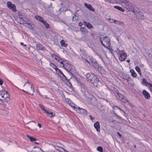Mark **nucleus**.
<instances>
[{
    "instance_id": "f257e3e1",
    "label": "nucleus",
    "mask_w": 152,
    "mask_h": 152,
    "mask_svg": "<svg viewBox=\"0 0 152 152\" xmlns=\"http://www.w3.org/2000/svg\"><path fill=\"white\" fill-rule=\"evenodd\" d=\"M66 68L67 69V72L70 75V79L73 77L78 83L80 84L81 82L80 77L77 72L74 66L70 67L69 65L66 66Z\"/></svg>"
},
{
    "instance_id": "f03ea898",
    "label": "nucleus",
    "mask_w": 152,
    "mask_h": 152,
    "mask_svg": "<svg viewBox=\"0 0 152 152\" xmlns=\"http://www.w3.org/2000/svg\"><path fill=\"white\" fill-rule=\"evenodd\" d=\"M82 58L83 61H85L86 62L88 63L94 68L97 67L99 64L96 60L92 56H88L86 57H86L83 58V56H82Z\"/></svg>"
},
{
    "instance_id": "7ed1b4c3",
    "label": "nucleus",
    "mask_w": 152,
    "mask_h": 152,
    "mask_svg": "<svg viewBox=\"0 0 152 152\" xmlns=\"http://www.w3.org/2000/svg\"><path fill=\"white\" fill-rule=\"evenodd\" d=\"M102 46L107 49H109L111 46L110 40L107 36H105L102 39L101 37H99Z\"/></svg>"
},
{
    "instance_id": "20e7f679",
    "label": "nucleus",
    "mask_w": 152,
    "mask_h": 152,
    "mask_svg": "<svg viewBox=\"0 0 152 152\" xmlns=\"http://www.w3.org/2000/svg\"><path fill=\"white\" fill-rule=\"evenodd\" d=\"M90 83L93 84L94 86L97 87H99L102 85V83L99 78L96 75L94 76L91 80L90 81Z\"/></svg>"
},
{
    "instance_id": "39448f33",
    "label": "nucleus",
    "mask_w": 152,
    "mask_h": 152,
    "mask_svg": "<svg viewBox=\"0 0 152 152\" xmlns=\"http://www.w3.org/2000/svg\"><path fill=\"white\" fill-rule=\"evenodd\" d=\"M125 6L128 11H131L133 12H134L135 10L137 8L136 7L134 4L129 1L126 2Z\"/></svg>"
},
{
    "instance_id": "423d86ee",
    "label": "nucleus",
    "mask_w": 152,
    "mask_h": 152,
    "mask_svg": "<svg viewBox=\"0 0 152 152\" xmlns=\"http://www.w3.org/2000/svg\"><path fill=\"white\" fill-rule=\"evenodd\" d=\"M116 96H117L116 97L118 100L125 103H128L129 104H131L129 102L127 98L124 94H121L120 92L117 94Z\"/></svg>"
},
{
    "instance_id": "0eeeda50",
    "label": "nucleus",
    "mask_w": 152,
    "mask_h": 152,
    "mask_svg": "<svg viewBox=\"0 0 152 152\" xmlns=\"http://www.w3.org/2000/svg\"><path fill=\"white\" fill-rule=\"evenodd\" d=\"M73 108L79 113L82 114L84 115H87V112L84 109L80 108V107L77 106L76 107L74 106Z\"/></svg>"
},
{
    "instance_id": "6e6552de",
    "label": "nucleus",
    "mask_w": 152,
    "mask_h": 152,
    "mask_svg": "<svg viewBox=\"0 0 152 152\" xmlns=\"http://www.w3.org/2000/svg\"><path fill=\"white\" fill-rule=\"evenodd\" d=\"M136 9H137V10L136 9L134 12H133L135 14L137 19H144V17L143 15V13L139 11L137 8Z\"/></svg>"
},
{
    "instance_id": "1a4fd4ad",
    "label": "nucleus",
    "mask_w": 152,
    "mask_h": 152,
    "mask_svg": "<svg viewBox=\"0 0 152 152\" xmlns=\"http://www.w3.org/2000/svg\"><path fill=\"white\" fill-rule=\"evenodd\" d=\"M117 51H118L119 54H120V56L119 57V60L121 61H124L126 59V57L127 56V54L125 53H121V52H124V50H121V51L120 50L119 48L117 49Z\"/></svg>"
},
{
    "instance_id": "9d476101",
    "label": "nucleus",
    "mask_w": 152,
    "mask_h": 152,
    "mask_svg": "<svg viewBox=\"0 0 152 152\" xmlns=\"http://www.w3.org/2000/svg\"><path fill=\"white\" fill-rule=\"evenodd\" d=\"M95 74L93 72H90L86 73L85 75L87 82L90 83Z\"/></svg>"
},
{
    "instance_id": "9b49d317",
    "label": "nucleus",
    "mask_w": 152,
    "mask_h": 152,
    "mask_svg": "<svg viewBox=\"0 0 152 152\" xmlns=\"http://www.w3.org/2000/svg\"><path fill=\"white\" fill-rule=\"evenodd\" d=\"M107 88L109 90L112 91V92L114 94L116 97H117L116 95L119 92L118 90L115 88L113 85L112 84L111 86H109Z\"/></svg>"
},
{
    "instance_id": "f8f14e48",
    "label": "nucleus",
    "mask_w": 152,
    "mask_h": 152,
    "mask_svg": "<svg viewBox=\"0 0 152 152\" xmlns=\"http://www.w3.org/2000/svg\"><path fill=\"white\" fill-rule=\"evenodd\" d=\"M119 75L120 77L124 80H126V82H128L131 79L129 75L126 74H125L123 72H121Z\"/></svg>"
},
{
    "instance_id": "ddd939ff",
    "label": "nucleus",
    "mask_w": 152,
    "mask_h": 152,
    "mask_svg": "<svg viewBox=\"0 0 152 152\" xmlns=\"http://www.w3.org/2000/svg\"><path fill=\"white\" fill-rule=\"evenodd\" d=\"M7 7L10 10H12L14 12H17L16 6L15 4H12L10 1H8L7 4Z\"/></svg>"
},
{
    "instance_id": "4468645a",
    "label": "nucleus",
    "mask_w": 152,
    "mask_h": 152,
    "mask_svg": "<svg viewBox=\"0 0 152 152\" xmlns=\"http://www.w3.org/2000/svg\"><path fill=\"white\" fill-rule=\"evenodd\" d=\"M84 96H85L87 99H91L93 96L90 92H89L86 90H85L83 92Z\"/></svg>"
},
{
    "instance_id": "2eb2a0df",
    "label": "nucleus",
    "mask_w": 152,
    "mask_h": 152,
    "mask_svg": "<svg viewBox=\"0 0 152 152\" xmlns=\"http://www.w3.org/2000/svg\"><path fill=\"white\" fill-rule=\"evenodd\" d=\"M97 67L95 68L94 69H96L101 74H104L105 73L106 71L103 69V67L100 66L99 64L97 65Z\"/></svg>"
},
{
    "instance_id": "dca6fc26",
    "label": "nucleus",
    "mask_w": 152,
    "mask_h": 152,
    "mask_svg": "<svg viewBox=\"0 0 152 152\" xmlns=\"http://www.w3.org/2000/svg\"><path fill=\"white\" fill-rule=\"evenodd\" d=\"M10 98L7 97L6 98H4L3 99H1L0 101H1V103H0V105H2L4 107L7 106V104L10 100Z\"/></svg>"
},
{
    "instance_id": "f3484780",
    "label": "nucleus",
    "mask_w": 152,
    "mask_h": 152,
    "mask_svg": "<svg viewBox=\"0 0 152 152\" xmlns=\"http://www.w3.org/2000/svg\"><path fill=\"white\" fill-rule=\"evenodd\" d=\"M58 62H60L61 64H63L62 67L63 68H64L65 70H66L67 71V69H66V66H67L68 65H69L70 66V67H74V66H73L72 65L66 62L65 63V64H64L63 62H65V61L64 60H62V61H60V60H58Z\"/></svg>"
},
{
    "instance_id": "a211bd4d",
    "label": "nucleus",
    "mask_w": 152,
    "mask_h": 152,
    "mask_svg": "<svg viewBox=\"0 0 152 152\" xmlns=\"http://www.w3.org/2000/svg\"><path fill=\"white\" fill-rule=\"evenodd\" d=\"M142 94L146 99H149L151 97L149 93L145 90L142 91Z\"/></svg>"
},
{
    "instance_id": "6ab92c4d",
    "label": "nucleus",
    "mask_w": 152,
    "mask_h": 152,
    "mask_svg": "<svg viewBox=\"0 0 152 152\" xmlns=\"http://www.w3.org/2000/svg\"><path fill=\"white\" fill-rule=\"evenodd\" d=\"M94 126L97 132H100V125L99 122L96 121L94 124Z\"/></svg>"
},
{
    "instance_id": "aec40b11",
    "label": "nucleus",
    "mask_w": 152,
    "mask_h": 152,
    "mask_svg": "<svg viewBox=\"0 0 152 152\" xmlns=\"http://www.w3.org/2000/svg\"><path fill=\"white\" fill-rule=\"evenodd\" d=\"M42 150L39 147L37 146L34 148L31 152H42Z\"/></svg>"
},
{
    "instance_id": "412c9836",
    "label": "nucleus",
    "mask_w": 152,
    "mask_h": 152,
    "mask_svg": "<svg viewBox=\"0 0 152 152\" xmlns=\"http://www.w3.org/2000/svg\"><path fill=\"white\" fill-rule=\"evenodd\" d=\"M81 56H83V58L86 57V50H85L83 48H81L80 50Z\"/></svg>"
},
{
    "instance_id": "4be33fe9",
    "label": "nucleus",
    "mask_w": 152,
    "mask_h": 152,
    "mask_svg": "<svg viewBox=\"0 0 152 152\" xmlns=\"http://www.w3.org/2000/svg\"><path fill=\"white\" fill-rule=\"evenodd\" d=\"M84 6L88 8L89 10L93 12H94L95 11V9L92 7V5L90 4L86 3L84 4Z\"/></svg>"
},
{
    "instance_id": "5701e85b",
    "label": "nucleus",
    "mask_w": 152,
    "mask_h": 152,
    "mask_svg": "<svg viewBox=\"0 0 152 152\" xmlns=\"http://www.w3.org/2000/svg\"><path fill=\"white\" fill-rule=\"evenodd\" d=\"M45 113L51 117H53L55 115L54 113L52 112L49 110H47Z\"/></svg>"
},
{
    "instance_id": "b1692460",
    "label": "nucleus",
    "mask_w": 152,
    "mask_h": 152,
    "mask_svg": "<svg viewBox=\"0 0 152 152\" xmlns=\"http://www.w3.org/2000/svg\"><path fill=\"white\" fill-rule=\"evenodd\" d=\"M114 23L116 24L122 26H125V24H124V22L115 20Z\"/></svg>"
},
{
    "instance_id": "393cba45",
    "label": "nucleus",
    "mask_w": 152,
    "mask_h": 152,
    "mask_svg": "<svg viewBox=\"0 0 152 152\" xmlns=\"http://www.w3.org/2000/svg\"><path fill=\"white\" fill-rule=\"evenodd\" d=\"M20 44L24 47V48L27 51H29L30 50V45L24 44V43L22 42H21L20 43Z\"/></svg>"
},
{
    "instance_id": "a878e982",
    "label": "nucleus",
    "mask_w": 152,
    "mask_h": 152,
    "mask_svg": "<svg viewBox=\"0 0 152 152\" xmlns=\"http://www.w3.org/2000/svg\"><path fill=\"white\" fill-rule=\"evenodd\" d=\"M53 146L56 150L58 151L59 152H63V151H64V149L62 147H60L56 145H53Z\"/></svg>"
},
{
    "instance_id": "bb28decb",
    "label": "nucleus",
    "mask_w": 152,
    "mask_h": 152,
    "mask_svg": "<svg viewBox=\"0 0 152 152\" xmlns=\"http://www.w3.org/2000/svg\"><path fill=\"white\" fill-rule=\"evenodd\" d=\"M70 78L69 79L67 78V80H66L65 82H64L65 83L69 88H71L72 87V85L70 81Z\"/></svg>"
},
{
    "instance_id": "cd10ccee",
    "label": "nucleus",
    "mask_w": 152,
    "mask_h": 152,
    "mask_svg": "<svg viewBox=\"0 0 152 152\" xmlns=\"http://www.w3.org/2000/svg\"><path fill=\"white\" fill-rule=\"evenodd\" d=\"M54 69L55 70L56 72H57V73L58 74V75H59V76H60L62 74V73H63L57 67H56L55 66Z\"/></svg>"
},
{
    "instance_id": "c85d7f7f",
    "label": "nucleus",
    "mask_w": 152,
    "mask_h": 152,
    "mask_svg": "<svg viewBox=\"0 0 152 152\" xmlns=\"http://www.w3.org/2000/svg\"><path fill=\"white\" fill-rule=\"evenodd\" d=\"M124 0H110V2L112 4L120 3L123 2Z\"/></svg>"
},
{
    "instance_id": "c756f323",
    "label": "nucleus",
    "mask_w": 152,
    "mask_h": 152,
    "mask_svg": "<svg viewBox=\"0 0 152 152\" xmlns=\"http://www.w3.org/2000/svg\"><path fill=\"white\" fill-rule=\"evenodd\" d=\"M26 136L30 140L31 142L35 141L37 140V139L36 138L30 136L28 134H27Z\"/></svg>"
},
{
    "instance_id": "7c9ffc66",
    "label": "nucleus",
    "mask_w": 152,
    "mask_h": 152,
    "mask_svg": "<svg viewBox=\"0 0 152 152\" xmlns=\"http://www.w3.org/2000/svg\"><path fill=\"white\" fill-rule=\"evenodd\" d=\"M41 23L44 24L47 29L49 28H50L49 24L47 23L46 21H45L43 20L41 21Z\"/></svg>"
},
{
    "instance_id": "2f4dec72",
    "label": "nucleus",
    "mask_w": 152,
    "mask_h": 152,
    "mask_svg": "<svg viewBox=\"0 0 152 152\" xmlns=\"http://www.w3.org/2000/svg\"><path fill=\"white\" fill-rule=\"evenodd\" d=\"M114 8L122 12H124L125 11L123 9L122 7H119L118 6H114Z\"/></svg>"
},
{
    "instance_id": "473e14b6",
    "label": "nucleus",
    "mask_w": 152,
    "mask_h": 152,
    "mask_svg": "<svg viewBox=\"0 0 152 152\" xmlns=\"http://www.w3.org/2000/svg\"><path fill=\"white\" fill-rule=\"evenodd\" d=\"M59 76L63 82H65L66 80H67V78L63 73Z\"/></svg>"
},
{
    "instance_id": "72a5a7b5",
    "label": "nucleus",
    "mask_w": 152,
    "mask_h": 152,
    "mask_svg": "<svg viewBox=\"0 0 152 152\" xmlns=\"http://www.w3.org/2000/svg\"><path fill=\"white\" fill-rule=\"evenodd\" d=\"M130 71L131 73V75L132 77H137V74L133 69H131Z\"/></svg>"
},
{
    "instance_id": "f704fd0d",
    "label": "nucleus",
    "mask_w": 152,
    "mask_h": 152,
    "mask_svg": "<svg viewBox=\"0 0 152 152\" xmlns=\"http://www.w3.org/2000/svg\"><path fill=\"white\" fill-rule=\"evenodd\" d=\"M37 49L38 50H43V47L42 44H37L36 45Z\"/></svg>"
},
{
    "instance_id": "c9c22d12",
    "label": "nucleus",
    "mask_w": 152,
    "mask_h": 152,
    "mask_svg": "<svg viewBox=\"0 0 152 152\" xmlns=\"http://www.w3.org/2000/svg\"><path fill=\"white\" fill-rule=\"evenodd\" d=\"M60 43L62 46L66 47L68 45L67 44L65 43L64 41L62 39L60 41Z\"/></svg>"
},
{
    "instance_id": "e433bc0d",
    "label": "nucleus",
    "mask_w": 152,
    "mask_h": 152,
    "mask_svg": "<svg viewBox=\"0 0 152 152\" xmlns=\"http://www.w3.org/2000/svg\"><path fill=\"white\" fill-rule=\"evenodd\" d=\"M135 69L137 72L140 75H142V73L141 72L140 68L139 67H138V66H137L135 67Z\"/></svg>"
},
{
    "instance_id": "4c0bfd02",
    "label": "nucleus",
    "mask_w": 152,
    "mask_h": 152,
    "mask_svg": "<svg viewBox=\"0 0 152 152\" xmlns=\"http://www.w3.org/2000/svg\"><path fill=\"white\" fill-rule=\"evenodd\" d=\"M142 81H143V83H144V85H145L146 86H147L148 85L149 86V85H150L149 83H151L148 82H147V80L145 78H143L142 79Z\"/></svg>"
},
{
    "instance_id": "58836bf2",
    "label": "nucleus",
    "mask_w": 152,
    "mask_h": 152,
    "mask_svg": "<svg viewBox=\"0 0 152 152\" xmlns=\"http://www.w3.org/2000/svg\"><path fill=\"white\" fill-rule=\"evenodd\" d=\"M35 18L37 20L41 22V21L43 20V18L40 16L38 15H35Z\"/></svg>"
},
{
    "instance_id": "ea45409f",
    "label": "nucleus",
    "mask_w": 152,
    "mask_h": 152,
    "mask_svg": "<svg viewBox=\"0 0 152 152\" xmlns=\"http://www.w3.org/2000/svg\"><path fill=\"white\" fill-rule=\"evenodd\" d=\"M97 150L100 152H103V148L101 146H99L96 148Z\"/></svg>"
},
{
    "instance_id": "a19ab883",
    "label": "nucleus",
    "mask_w": 152,
    "mask_h": 152,
    "mask_svg": "<svg viewBox=\"0 0 152 152\" xmlns=\"http://www.w3.org/2000/svg\"><path fill=\"white\" fill-rule=\"evenodd\" d=\"M27 25L28 26H27L26 25H25L24 26L26 27H28L29 28L31 29H33V27H32L31 23H28L27 24Z\"/></svg>"
},
{
    "instance_id": "79ce46f5",
    "label": "nucleus",
    "mask_w": 152,
    "mask_h": 152,
    "mask_svg": "<svg viewBox=\"0 0 152 152\" xmlns=\"http://www.w3.org/2000/svg\"><path fill=\"white\" fill-rule=\"evenodd\" d=\"M80 31L83 32H86L87 31V29L85 27H81L80 28Z\"/></svg>"
},
{
    "instance_id": "37998d69",
    "label": "nucleus",
    "mask_w": 152,
    "mask_h": 152,
    "mask_svg": "<svg viewBox=\"0 0 152 152\" xmlns=\"http://www.w3.org/2000/svg\"><path fill=\"white\" fill-rule=\"evenodd\" d=\"M21 21L23 22L22 23H20L22 24V25H24V24H27L28 23V20H25L24 19H23Z\"/></svg>"
},
{
    "instance_id": "c03bdc74",
    "label": "nucleus",
    "mask_w": 152,
    "mask_h": 152,
    "mask_svg": "<svg viewBox=\"0 0 152 152\" xmlns=\"http://www.w3.org/2000/svg\"><path fill=\"white\" fill-rule=\"evenodd\" d=\"M4 91L5 92V93H3V94H5V95H6L4 98H6L7 96L8 97V98H9L10 95L9 94H8V92L7 91Z\"/></svg>"
},
{
    "instance_id": "a18cd8bd",
    "label": "nucleus",
    "mask_w": 152,
    "mask_h": 152,
    "mask_svg": "<svg viewBox=\"0 0 152 152\" xmlns=\"http://www.w3.org/2000/svg\"><path fill=\"white\" fill-rule=\"evenodd\" d=\"M39 107L41 108V109L43 110V111H44L45 112L47 110H46V109H45L44 108V106L43 105L39 104Z\"/></svg>"
},
{
    "instance_id": "49530a36",
    "label": "nucleus",
    "mask_w": 152,
    "mask_h": 152,
    "mask_svg": "<svg viewBox=\"0 0 152 152\" xmlns=\"http://www.w3.org/2000/svg\"><path fill=\"white\" fill-rule=\"evenodd\" d=\"M88 29H91L93 28L92 25L89 22L87 27Z\"/></svg>"
},
{
    "instance_id": "de8ad7c7",
    "label": "nucleus",
    "mask_w": 152,
    "mask_h": 152,
    "mask_svg": "<svg viewBox=\"0 0 152 152\" xmlns=\"http://www.w3.org/2000/svg\"><path fill=\"white\" fill-rule=\"evenodd\" d=\"M8 112L5 110H2V113L4 114V115H7L8 114Z\"/></svg>"
},
{
    "instance_id": "09e8293b",
    "label": "nucleus",
    "mask_w": 152,
    "mask_h": 152,
    "mask_svg": "<svg viewBox=\"0 0 152 152\" xmlns=\"http://www.w3.org/2000/svg\"><path fill=\"white\" fill-rule=\"evenodd\" d=\"M50 66L52 67L54 69V68H55V66L56 67V66L53 63H50Z\"/></svg>"
},
{
    "instance_id": "8fccbe9b",
    "label": "nucleus",
    "mask_w": 152,
    "mask_h": 152,
    "mask_svg": "<svg viewBox=\"0 0 152 152\" xmlns=\"http://www.w3.org/2000/svg\"><path fill=\"white\" fill-rule=\"evenodd\" d=\"M89 22H87L86 21H84L83 22V24L85 25V26L86 27L87 26Z\"/></svg>"
},
{
    "instance_id": "3c124183",
    "label": "nucleus",
    "mask_w": 152,
    "mask_h": 152,
    "mask_svg": "<svg viewBox=\"0 0 152 152\" xmlns=\"http://www.w3.org/2000/svg\"><path fill=\"white\" fill-rule=\"evenodd\" d=\"M115 107L117 108L118 109V110H121V108L120 107H118L116 106H114L112 107L113 109L114 110L115 109Z\"/></svg>"
},
{
    "instance_id": "603ef678",
    "label": "nucleus",
    "mask_w": 152,
    "mask_h": 152,
    "mask_svg": "<svg viewBox=\"0 0 152 152\" xmlns=\"http://www.w3.org/2000/svg\"><path fill=\"white\" fill-rule=\"evenodd\" d=\"M150 85H149V87L150 88V89L151 91L152 92V83H149Z\"/></svg>"
},
{
    "instance_id": "864d4df0",
    "label": "nucleus",
    "mask_w": 152,
    "mask_h": 152,
    "mask_svg": "<svg viewBox=\"0 0 152 152\" xmlns=\"http://www.w3.org/2000/svg\"><path fill=\"white\" fill-rule=\"evenodd\" d=\"M59 58H60L58 56H57L56 55L55 56V59L56 60H57L58 61V59H59Z\"/></svg>"
},
{
    "instance_id": "5fc2aeb1",
    "label": "nucleus",
    "mask_w": 152,
    "mask_h": 152,
    "mask_svg": "<svg viewBox=\"0 0 152 152\" xmlns=\"http://www.w3.org/2000/svg\"><path fill=\"white\" fill-rule=\"evenodd\" d=\"M5 91V90L4 89H3L1 91H0V95L3 94V92Z\"/></svg>"
},
{
    "instance_id": "6e6d98bb",
    "label": "nucleus",
    "mask_w": 152,
    "mask_h": 152,
    "mask_svg": "<svg viewBox=\"0 0 152 152\" xmlns=\"http://www.w3.org/2000/svg\"><path fill=\"white\" fill-rule=\"evenodd\" d=\"M3 83V81L2 79L0 78V85H2Z\"/></svg>"
},
{
    "instance_id": "4d7b16f0",
    "label": "nucleus",
    "mask_w": 152,
    "mask_h": 152,
    "mask_svg": "<svg viewBox=\"0 0 152 152\" xmlns=\"http://www.w3.org/2000/svg\"><path fill=\"white\" fill-rule=\"evenodd\" d=\"M19 17L20 19L22 20L23 19V15H20V14H19Z\"/></svg>"
},
{
    "instance_id": "13d9d810",
    "label": "nucleus",
    "mask_w": 152,
    "mask_h": 152,
    "mask_svg": "<svg viewBox=\"0 0 152 152\" xmlns=\"http://www.w3.org/2000/svg\"><path fill=\"white\" fill-rule=\"evenodd\" d=\"M107 49L109 50L110 51L111 53H112V51H113V49L112 48H110H110Z\"/></svg>"
},
{
    "instance_id": "bf43d9fd",
    "label": "nucleus",
    "mask_w": 152,
    "mask_h": 152,
    "mask_svg": "<svg viewBox=\"0 0 152 152\" xmlns=\"http://www.w3.org/2000/svg\"><path fill=\"white\" fill-rule=\"evenodd\" d=\"M117 133L119 137H122V135L119 132H117Z\"/></svg>"
},
{
    "instance_id": "052dcab7",
    "label": "nucleus",
    "mask_w": 152,
    "mask_h": 152,
    "mask_svg": "<svg viewBox=\"0 0 152 152\" xmlns=\"http://www.w3.org/2000/svg\"><path fill=\"white\" fill-rule=\"evenodd\" d=\"M89 117L90 118L91 120H94L95 119L94 117H92L91 115H89Z\"/></svg>"
},
{
    "instance_id": "680f3d73",
    "label": "nucleus",
    "mask_w": 152,
    "mask_h": 152,
    "mask_svg": "<svg viewBox=\"0 0 152 152\" xmlns=\"http://www.w3.org/2000/svg\"><path fill=\"white\" fill-rule=\"evenodd\" d=\"M83 23L82 22H80L79 23L78 25L80 26H81L83 25Z\"/></svg>"
},
{
    "instance_id": "e2e57ef3",
    "label": "nucleus",
    "mask_w": 152,
    "mask_h": 152,
    "mask_svg": "<svg viewBox=\"0 0 152 152\" xmlns=\"http://www.w3.org/2000/svg\"><path fill=\"white\" fill-rule=\"evenodd\" d=\"M22 91L24 92H26V93L27 94H30V95H33L34 94L33 93H32V94H30V93H28V92L27 91H24V90H22Z\"/></svg>"
},
{
    "instance_id": "0e129e2a",
    "label": "nucleus",
    "mask_w": 152,
    "mask_h": 152,
    "mask_svg": "<svg viewBox=\"0 0 152 152\" xmlns=\"http://www.w3.org/2000/svg\"><path fill=\"white\" fill-rule=\"evenodd\" d=\"M38 126L39 127V128H40L42 127V125L41 124L39 123H38Z\"/></svg>"
},
{
    "instance_id": "69168bd1",
    "label": "nucleus",
    "mask_w": 152,
    "mask_h": 152,
    "mask_svg": "<svg viewBox=\"0 0 152 152\" xmlns=\"http://www.w3.org/2000/svg\"><path fill=\"white\" fill-rule=\"evenodd\" d=\"M55 55H56V54H55L54 53H53V54H51V57L53 58L54 57V56H55Z\"/></svg>"
},
{
    "instance_id": "338daca9",
    "label": "nucleus",
    "mask_w": 152,
    "mask_h": 152,
    "mask_svg": "<svg viewBox=\"0 0 152 152\" xmlns=\"http://www.w3.org/2000/svg\"><path fill=\"white\" fill-rule=\"evenodd\" d=\"M77 13L76 12L75 13H74V16H73L74 17H75V18L76 17L77 15H76V14H77Z\"/></svg>"
},
{
    "instance_id": "774afa93",
    "label": "nucleus",
    "mask_w": 152,
    "mask_h": 152,
    "mask_svg": "<svg viewBox=\"0 0 152 152\" xmlns=\"http://www.w3.org/2000/svg\"><path fill=\"white\" fill-rule=\"evenodd\" d=\"M122 93H123V94H126V93L125 91L124 90H122Z\"/></svg>"
}]
</instances>
